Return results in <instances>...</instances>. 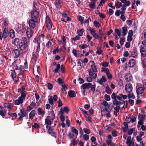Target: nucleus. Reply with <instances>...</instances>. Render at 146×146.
Wrapping results in <instances>:
<instances>
[{"instance_id": "obj_50", "label": "nucleus", "mask_w": 146, "mask_h": 146, "mask_svg": "<svg viewBox=\"0 0 146 146\" xmlns=\"http://www.w3.org/2000/svg\"><path fill=\"white\" fill-rule=\"evenodd\" d=\"M11 76L12 77V78H13V77L15 76L16 75V73L14 70H11Z\"/></svg>"}, {"instance_id": "obj_5", "label": "nucleus", "mask_w": 146, "mask_h": 146, "mask_svg": "<svg viewBox=\"0 0 146 146\" xmlns=\"http://www.w3.org/2000/svg\"><path fill=\"white\" fill-rule=\"evenodd\" d=\"M30 13L31 19L38 21V17L39 16V12L38 11L33 10L31 11Z\"/></svg>"}, {"instance_id": "obj_42", "label": "nucleus", "mask_w": 146, "mask_h": 146, "mask_svg": "<svg viewBox=\"0 0 146 146\" xmlns=\"http://www.w3.org/2000/svg\"><path fill=\"white\" fill-rule=\"evenodd\" d=\"M84 31V29H82L80 30H78L77 32L78 35L80 36H82L83 34Z\"/></svg>"}, {"instance_id": "obj_16", "label": "nucleus", "mask_w": 146, "mask_h": 146, "mask_svg": "<svg viewBox=\"0 0 146 146\" xmlns=\"http://www.w3.org/2000/svg\"><path fill=\"white\" fill-rule=\"evenodd\" d=\"M106 81V80L105 77L104 76H102V78L100 79H98L97 81V82L102 85L103 84V82H105Z\"/></svg>"}, {"instance_id": "obj_41", "label": "nucleus", "mask_w": 146, "mask_h": 146, "mask_svg": "<svg viewBox=\"0 0 146 146\" xmlns=\"http://www.w3.org/2000/svg\"><path fill=\"white\" fill-rule=\"evenodd\" d=\"M71 131L75 133L77 135H78V130L75 129L74 127H73L71 128Z\"/></svg>"}, {"instance_id": "obj_17", "label": "nucleus", "mask_w": 146, "mask_h": 146, "mask_svg": "<svg viewBox=\"0 0 146 146\" xmlns=\"http://www.w3.org/2000/svg\"><path fill=\"white\" fill-rule=\"evenodd\" d=\"M129 66L130 68L133 67L135 64V61L134 59H133L129 60L128 62Z\"/></svg>"}, {"instance_id": "obj_7", "label": "nucleus", "mask_w": 146, "mask_h": 146, "mask_svg": "<svg viewBox=\"0 0 146 146\" xmlns=\"http://www.w3.org/2000/svg\"><path fill=\"white\" fill-rule=\"evenodd\" d=\"M38 21L31 19L28 22L29 26L31 28L34 29L35 27V23H37Z\"/></svg>"}, {"instance_id": "obj_46", "label": "nucleus", "mask_w": 146, "mask_h": 146, "mask_svg": "<svg viewBox=\"0 0 146 146\" xmlns=\"http://www.w3.org/2000/svg\"><path fill=\"white\" fill-rule=\"evenodd\" d=\"M8 114L12 117H15V118H17V113H12L11 112H9L8 113Z\"/></svg>"}, {"instance_id": "obj_59", "label": "nucleus", "mask_w": 146, "mask_h": 146, "mask_svg": "<svg viewBox=\"0 0 146 146\" xmlns=\"http://www.w3.org/2000/svg\"><path fill=\"white\" fill-rule=\"evenodd\" d=\"M113 104L115 106L119 105V102L116 99L113 100Z\"/></svg>"}, {"instance_id": "obj_52", "label": "nucleus", "mask_w": 146, "mask_h": 146, "mask_svg": "<svg viewBox=\"0 0 146 146\" xmlns=\"http://www.w3.org/2000/svg\"><path fill=\"white\" fill-rule=\"evenodd\" d=\"M136 120V118L135 116H133L132 117L131 119H130V121H128V123H130L131 122L132 123L134 122Z\"/></svg>"}, {"instance_id": "obj_56", "label": "nucleus", "mask_w": 146, "mask_h": 146, "mask_svg": "<svg viewBox=\"0 0 146 146\" xmlns=\"http://www.w3.org/2000/svg\"><path fill=\"white\" fill-rule=\"evenodd\" d=\"M134 130V128L130 129L127 132L128 134L129 135H131L133 133Z\"/></svg>"}, {"instance_id": "obj_14", "label": "nucleus", "mask_w": 146, "mask_h": 146, "mask_svg": "<svg viewBox=\"0 0 146 146\" xmlns=\"http://www.w3.org/2000/svg\"><path fill=\"white\" fill-rule=\"evenodd\" d=\"M145 90L143 87H140L138 88L136 91L137 96L139 94H143Z\"/></svg>"}, {"instance_id": "obj_62", "label": "nucleus", "mask_w": 146, "mask_h": 146, "mask_svg": "<svg viewBox=\"0 0 146 146\" xmlns=\"http://www.w3.org/2000/svg\"><path fill=\"white\" fill-rule=\"evenodd\" d=\"M125 41V39L123 38H121L119 42L121 46L123 45L124 42Z\"/></svg>"}, {"instance_id": "obj_25", "label": "nucleus", "mask_w": 146, "mask_h": 146, "mask_svg": "<svg viewBox=\"0 0 146 146\" xmlns=\"http://www.w3.org/2000/svg\"><path fill=\"white\" fill-rule=\"evenodd\" d=\"M68 95L70 98H74L76 96V94L74 91L70 90L68 92Z\"/></svg>"}, {"instance_id": "obj_2", "label": "nucleus", "mask_w": 146, "mask_h": 146, "mask_svg": "<svg viewBox=\"0 0 146 146\" xmlns=\"http://www.w3.org/2000/svg\"><path fill=\"white\" fill-rule=\"evenodd\" d=\"M51 116H47L45 119V123L46 125V129H48L49 126L51 125L52 122L55 119V115L54 111L52 110L50 112Z\"/></svg>"}, {"instance_id": "obj_27", "label": "nucleus", "mask_w": 146, "mask_h": 146, "mask_svg": "<svg viewBox=\"0 0 146 146\" xmlns=\"http://www.w3.org/2000/svg\"><path fill=\"white\" fill-rule=\"evenodd\" d=\"M18 92H20L21 94V96L19 97L21 98L22 99H23V100H25V98L26 95L25 94L24 92H22V90L20 88L18 89Z\"/></svg>"}, {"instance_id": "obj_4", "label": "nucleus", "mask_w": 146, "mask_h": 146, "mask_svg": "<svg viewBox=\"0 0 146 146\" xmlns=\"http://www.w3.org/2000/svg\"><path fill=\"white\" fill-rule=\"evenodd\" d=\"M20 113H19L18 114V115L20 116L17 118V121H23V118L24 117H26L27 118H28V113L25 109H20Z\"/></svg>"}, {"instance_id": "obj_18", "label": "nucleus", "mask_w": 146, "mask_h": 146, "mask_svg": "<svg viewBox=\"0 0 146 146\" xmlns=\"http://www.w3.org/2000/svg\"><path fill=\"white\" fill-rule=\"evenodd\" d=\"M13 52L14 55V57L16 58H18L20 54V51L18 49L14 50H13Z\"/></svg>"}, {"instance_id": "obj_32", "label": "nucleus", "mask_w": 146, "mask_h": 146, "mask_svg": "<svg viewBox=\"0 0 146 146\" xmlns=\"http://www.w3.org/2000/svg\"><path fill=\"white\" fill-rule=\"evenodd\" d=\"M10 37L12 38L15 37V33L13 30L11 29L10 30Z\"/></svg>"}, {"instance_id": "obj_38", "label": "nucleus", "mask_w": 146, "mask_h": 146, "mask_svg": "<svg viewBox=\"0 0 146 146\" xmlns=\"http://www.w3.org/2000/svg\"><path fill=\"white\" fill-rule=\"evenodd\" d=\"M115 32L116 36H117L119 37L121 35V30L119 29H116L115 30Z\"/></svg>"}, {"instance_id": "obj_36", "label": "nucleus", "mask_w": 146, "mask_h": 146, "mask_svg": "<svg viewBox=\"0 0 146 146\" xmlns=\"http://www.w3.org/2000/svg\"><path fill=\"white\" fill-rule=\"evenodd\" d=\"M23 77H20V76H19V74H18V76H17V75L12 78L13 80H14L16 82H17L19 81V78H20L22 80H23L22 78H23Z\"/></svg>"}, {"instance_id": "obj_45", "label": "nucleus", "mask_w": 146, "mask_h": 146, "mask_svg": "<svg viewBox=\"0 0 146 146\" xmlns=\"http://www.w3.org/2000/svg\"><path fill=\"white\" fill-rule=\"evenodd\" d=\"M78 46L80 48V49L81 50L82 49H84L87 48L88 47V45L87 44H80Z\"/></svg>"}, {"instance_id": "obj_8", "label": "nucleus", "mask_w": 146, "mask_h": 146, "mask_svg": "<svg viewBox=\"0 0 146 146\" xmlns=\"http://www.w3.org/2000/svg\"><path fill=\"white\" fill-rule=\"evenodd\" d=\"M102 104L105 106V110L106 112H108L109 110L110 111H111L112 110V108L110 107V106L107 102L104 101L102 103Z\"/></svg>"}, {"instance_id": "obj_54", "label": "nucleus", "mask_w": 146, "mask_h": 146, "mask_svg": "<svg viewBox=\"0 0 146 146\" xmlns=\"http://www.w3.org/2000/svg\"><path fill=\"white\" fill-rule=\"evenodd\" d=\"M75 139H73L71 141V143L72 145L73 146H75V145L78 143V142L77 141H76Z\"/></svg>"}, {"instance_id": "obj_64", "label": "nucleus", "mask_w": 146, "mask_h": 146, "mask_svg": "<svg viewBox=\"0 0 146 146\" xmlns=\"http://www.w3.org/2000/svg\"><path fill=\"white\" fill-rule=\"evenodd\" d=\"M83 138L84 140L86 141L88 140L89 138V135L86 134H85L83 135Z\"/></svg>"}, {"instance_id": "obj_19", "label": "nucleus", "mask_w": 146, "mask_h": 146, "mask_svg": "<svg viewBox=\"0 0 146 146\" xmlns=\"http://www.w3.org/2000/svg\"><path fill=\"white\" fill-rule=\"evenodd\" d=\"M97 1V0H92L91 3L89 4V7L91 9H94L95 8L96 6V2Z\"/></svg>"}, {"instance_id": "obj_44", "label": "nucleus", "mask_w": 146, "mask_h": 146, "mask_svg": "<svg viewBox=\"0 0 146 146\" xmlns=\"http://www.w3.org/2000/svg\"><path fill=\"white\" fill-rule=\"evenodd\" d=\"M52 25L53 24L52 22L46 24V25L47 26L48 29L49 30L52 29Z\"/></svg>"}, {"instance_id": "obj_49", "label": "nucleus", "mask_w": 146, "mask_h": 146, "mask_svg": "<svg viewBox=\"0 0 146 146\" xmlns=\"http://www.w3.org/2000/svg\"><path fill=\"white\" fill-rule=\"evenodd\" d=\"M53 96H50V98L48 99L49 103L51 105L53 104Z\"/></svg>"}, {"instance_id": "obj_31", "label": "nucleus", "mask_w": 146, "mask_h": 146, "mask_svg": "<svg viewBox=\"0 0 146 146\" xmlns=\"http://www.w3.org/2000/svg\"><path fill=\"white\" fill-rule=\"evenodd\" d=\"M48 133L50 135L53 136L55 134V133L53 131V130L50 127H48V129H47Z\"/></svg>"}, {"instance_id": "obj_21", "label": "nucleus", "mask_w": 146, "mask_h": 146, "mask_svg": "<svg viewBox=\"0 0 146 146\" xmlns=\"http://www.w3.org/2000/svg\"><path fill=\"white\" fill-rule=\"evenodd\" d=\"M140 52L141 56L143 57H145L146 56V50L144 47H142L140 48Z\"/></svg>"}, {"instance_id": "obj_30", "label": "nucleus", "mask_w": 146, "mask_h": 146, "mask_svg": "<svg viewBox=\"0 0 146 146\" xmlns=\"http://www.w3.org/2000/svg\"><path fill=\"white\" fill-rule=\"evenodd\" d=\"M6 110L4 109L0 110V115L3 118L5 116V114L6 113Z\"/></svg>"}, {"instance_id": "obj_13", "label": "nucleus", "mask_w": 146, "mask_h": 146, "mask_svg": "<svg viewBox=\"0 0 146 146\" xmlns=\"http://www.w3.org/2000/svg\"><path fill=\"white\" fill-rule=\"evenodd\" d=\"M91 86V83L89 82H88L84 83L82 85L81 87V88H82L84 90L86 89H89Z\"/></svg>"}, {"instance_id": "obj_12", "label": "nucleus", "mask_w": 146, "mask_h": 146, "mask_svg": "<svg viewBox=\"0 0 146 146\" xmlns=\"http://www.w3.org/2000/svg\"><path fill=\"white\" fill-rule=\"evenodd\" d=\"M69 111V110L68 108L64 107L63 108H62L60 109L59 113L60 114H64V112L66 113H68Z\"/></svg>"}, {"instance_id": "obj_40", "label": "nucleus", "mask_w": 146, "mask_h": 146, "mask_svg": "<svg viewBox=\"0 0 146 146\" xmlns=\"http://www.w3.org/2000/svg\"><path fill=\"white\" fill-rule=\"evenodd\" d=\"M115 6L117 8H119L122 6V4L120 2L117 1L115 3Z\"/></svg>"}, {"instance_id": "obj_35", "label": "nucleus", "mask_w": 146, "mask_h": 146, "mask_svg": "<svg viewBox=\"0 0 146 146\" xmlns=\"http://www.w3.org/2000/svg\"><path fill=\"white\" fill-rule=\"evenodd\" d=\"M8 32V29L6 28V27H5L3 31V35L5 36V38H7V37L8 36L9 34Z\"/></svg>"}, {"instance_id": "obj_57", "label": "nucleus", "mask_w": 146, "mask_h": 146, "mask_svg": "<svg viewBox=\"0 0 146 146\" xmlns=\"http://www.w3.org/2000/svg\"><path fill=\"white\" fill-rule=\"evenodd\" d=\"M98 14L99 15V16L101 18L104 19L106 17V16L103 13H100L99 10H98Z\"/></svg>"}, {"instance_id": "obj_29", "label": "nucleus", "mask_w": 146, "mask_h": 146, "mask_svg": "<svg viewBox=\"0 0 146 146\" xmlns=\"http://www.w3.org/2000/svg\"><path fill=\"white\" fill-rule=\"evenodd\" d=\"M41 41L40 39L37 40L36 44L37 46V48L36 49L37 52H39L40 47V44Z\"/></svg>"}, {"instance_id": "obj_20", "label": "nucleus", "mask_w": 146, "mask_h": 146, "mask_svg": "<svg viewBox=\"0 0 146 146\" xmlns=\"http://www.w3.org/2000/svg\"><path fill=\"white\" fill-rule=\"evenodd\" d=\"M62 2L61 0H57L55 2V5L57 9H59L61 7Z\"/></svg>"}, {"instance_id": "obj_33", "label": "nucleus", "mask_w": 146, "mask_h": 146, "mask_svg": "<svg viewBox=\"0 0 146 146\" xmlns=\"http://www.w3.org/2000/svg\"><path fill=\"white\" fill-rule=\"evenodd\" d=\"M39 7L36 2H33V10H36L39 11Z\"/></svg>"}, {"instance_id": "obj_43", "label": "nucleus", "mask_w": 146, "mask_h": 146, "mask_svg": "<svg viewBox=\"0 0 146 146\" xmlns=\"http://www.w3.org/2000/svg\"><path fill=\"white\" fill-rule=\"evenodd\" d=\"M96 84H94V85H92L91 83V86L90 87V90L93 93L95 92L96 90Z\"/></svg>"}, {"instance_id": "obj_61", "label": "nucleus", "mask_w": 146, "mask_h": 146, "mask_svg": "<svg viewBox=\"0 0 146 146\" xmlns=\"http://www.w3.org/2000/svg\"><path fill=\"white\" fill-rule=\"evenodd\" d=\"M141 64L143 66L146 68V59L144 58L141 62Z\"/></svg>"}, {"instance_id": "obj_60", "label": "nucleus", "mask_w": 146, "mask_h": 146, "mask_svg": "<svg viewBox=\"0 0 146 146\" xmlns=\"http://www.w3.org/2000/svg\"><path fill=\"white\" fill-rule=\"evenodd\" d=\"M128 103V102L126 100L125 101V103L124 104L123 106L122 107V108L123 109L126 108L127 107Z\"/></svg>"}, {"instance_id": "obj_26", "label": "nucleus", "mask_w": 146, "mask_h": 146, "mask_svg": "<svg viewBox=\"0 0 146 146\" xmlns=\"http://www.w3.org/2000/svg\"><path fill=\"white\" fill-rule=\"evenodd\" d=\"M125 76H126L125 80L128 82L130 81L132 78V77L131 74L130 73H127L126 74Z\"/></svg>"}, {"instance_id": "obj_11", "label": "nucleus", "mask_w": 146, "mask_h": 146, "mask_svg": "<svg viewBox=\"0 0 146 146\" xmlns=\"http://www.w3.org/2000/svg\"><path fill=\"white\" fill-rule=\"evenodd\" d=\"M136 49V48H135L134 49L131 50L130 51L132 56L134 58L137 57L138 55V53Z\"/></svg>"}, {"instance_id": "obj_55", "label": "nucleus", "mask_w": 146, "mask_h": 146, "mask_svg": "<svg viewBox=\"0 0 146 146\" xmlns=\"http://www.w3.org/2000/svg\"><path fill=\"white\" fill-rule=\"evenodd\" d=\"M50 22H52L51 20L50 19V18H49V17L48 16H46V21H45V23L46 24L50 23Z\"/></svg>"}, {"instance_id": "obj_10", "label": "nucleus", "mask_w": 146, "mask_h": 146, "mask_svg": "<svg viewBox=\"0 0 146 146\" xmlns=\"http://www.w3.org/2000/svg\"><path fill=\"white\" fill-rule=\"evenodd\" d=\"M125 89L126 92L130 93L132 90L133 88L131 85L127 84L125 85Z\"/></svg>"}, {"instance_id": "obj_39", "label": "nucleus", "mask_w": 146, "mask_h": 146, "mask_svg": "<svg viewBox=\"0 0 146 146\" xmlns=\"http://www.w3.org/2000/svg\"><path fill=\"white\" fill-rule=\"evenodd\" d=\"M60 65L59 64H57L56 66V68L55 69L53 72L55 73H58V71L60 70Z\"/></svg>"}, {"instance_id": "obj_48", "label": "nucleus", "mask_w": 146, "mask_h": 146, "mask_svg": "<svg viewBox=\"0 0 146 146\" xmlns=\"http://www.w3.org/2000/svg\"><path fill=\"white\" fill-rule=\"evenodd\" d=\"M80 37L79 35H77L75 37L73 38H71V40H73L74 41H75L77 40H80Z\"/></svg>"}, {"instance_id": "obj_6", "label": "nucleus", "mask_w": 146, "mask_h": 146, "mask_svg": "<svg viewBox=\"0 0 146 146\" xmlns=\"http://www.w3.org/2000/svg\"><path fill=\"white\" fill-rule=\"evenodd\" d=\"M89 31L90 33L93 36L94 39H97L99 38H100V36L96 33V31L94 28H90L89 29Z\"/></svg>"}, {"instance_id": "obj_53", "label": "nucleus", "mask_w": 146, "mask_h": 146, "mask_svg": "<svg viewBox=\"0 0 146 146\" xmlns=\"http://www.w3.org/2000/svg\"><path fill=\"white\" fill-rule=\"evenodd\" d=\"M106 92L108 94H110L111 93V91L109 87L106 86Z\"/></svg>"}, {"instance_id": "obj_63", "label": "nucleus", "mask_w": 146, "mask_h": 146, "mask_svg": "<svg viewBox=\"0 0 146 146\" xmlns=\"http://www.w3.org/2000/svg\"><path fill=\"white\" fill-rule=\"evenodd\" d=\"M104 99L106 101H109L110 100V96L108 95H104Z\"/></svg>"}, {"instance_id": "obj_15", "label": "nucleus", "mask_w": 146, "mask_h": 146, "mask_svg": "<svg viewBox=\"0 0 146 146\" xmlns=\"http://www.w3.org/2000/svg\"><path fill=\"white\" fill-rule=\"evenodd\" d=\"M19 40V38H15L13 41L12 42V43L13 44L17 46H19L21 40Z\"/></svg>"}, {"instance_id": "obj_37", "label": "nucleus", "mask_w": 146, "mask_h": 146, "mask_svg": "<svg viewBox=\"0 0 146 146\" xmlns=\"http://www.w3.org/2000/svg\"><path fill=\"white\" fill-rule=\"evenodd\" d=\"M122 36H125L127 33V28L124 27L122 28Z\"/></svg>"}, {"instance_id": "obj_9", "label": "nucleus", "mask_w": 146, "mask_h": 146, "mask_svg": "<svg viewBox=\"0 0 146 146\" xmlns=\"http://www.w3.org/2000/svg\"><path fill=\"white\" fill-rule=\"evenodd\" d=\"M25 28L26 30V34L27 36L29 38H30L32 36L33 34V31L32 30L27 26H26Z\"/></svg>"}, {"instance_id": "obj_24", "label": "nucleus", "mask_w": 146, "mask_h": 146, "mask_svg": "<svg viewBox=\"0 0 146 146\" xmlns=\"http://www.w3.org/2000/svg\"><path fill=\"white\" fill-rule=\"evenodd\" d=\"M91 62L93 64H92L91 65V67L92 70L94 72H97L98 71L97 70V69L94 61H92Z\"/></svg>"}, {"instance_id": "obj_22", "label": "nucleus", "mask_w": 146, "mask_h": 146, "mask_svg": "<svg viewBox=\"0 0 146 146\" xmlns=\"http://www.w3.org/2000/svg\"><path fill=\"white\" fill-rule=\"evenodd\" d=\"M23 102V99L21 97H19L17 100H15V104L16 105H19L22 104Z\"/></svg>"}, {"instance_id": "obj_51", "label": "nucleus", "mask_w": 146, "mask_h": 146, "mask_svg": "<svg viewBox=\"0 0 146 146\" xmlns=\"http://www.w3.org/2000/svg\"><path fill=\"white\" fill-rule=\"evenodd\" d=\"M94 25L96 28L99 27L100 25V23L97 21H94Z\"/></svg>"}, {"instance_id": "obj_23", "label": "nucleus", "mask_w": 146, "mask_h": 146, "mask_svg": "<svg viewBox=\"0 0 146 146\" xmlns=\"http://www.w3.org/2000/svg\"><path fill=\"white\" fill-rule=\"evenodd\" d=\"M99 35L100 36V39H102V36L105 34V30L104 29H102L99 30Z\"/></svg>"}, {"instance_id": "obj_34", "label": "nucleus", "mask_w": 146, "mask_h": 146, "mask_svg": "<svg viewBox=\"0 0 146 146\" xmlns=\"http://www.w3.org/2000/svg\"><path fill=\"white\" fill-rule=\"evenodd\" d=\"M38 114L39 115H44L45 114V112L40 108H39L37 110Z\"/></svg>"}, {"instance_id": "obj_47", "label": "nucleus", "mask_w": 146, "mask_h": 146, "mask_svg": "<svg viewBox=\"0 0 146 146\" xmlns=\"http://www.w3.org/2000/svg\"><path fill=\"white\" fill-rule=\"evenodd\" d=\"M127 97L128 98H132L134 99L135 98V97L133 93H129L127 94Z\"/></svg>"}, {"instance_id": "obj_1", "label": "nucleus", "mask_w": 146, "mask_h": 146, "mask_svg": "<svg viewBox=\"0 0 146 146\" xmlns=\"http://www.w3.org/2000/svg\"><path fill=\"white\" fill-rule=\"evenodd\" d=\"M12 65L14 67L15 70H19L20 72L19 74V76H22L23 77L24 75L25 70L23 66L21 64V61L19 60H16L12 63Z\"/></svg>"}, {"instance_id": "obj_3", "label": "nucleus", "mask_w": 146, "mask_h": 146, "mask_svg": "<svg viewBox=\"0 0 146 146\" xmlns=\"http://www.w3.org/2000/svg\"><path fill=\"white\" fill-rule=\"evenodd\" d=\"M27 39L25 37H23L21 40L19 46V47L22 51L25 50L27 46Z\"/></svg>"}, {"instance_id": "obj_58", "label": "nucleus", "mask_w": 146, "mask_h": 146, "mask_svg": "<svg viewBox=\"0 0 146 146\" xmlns=\"http://www.w3.org/2000/svg\"><path fill=\"white\" fill-rule=\"evenodd\" d=\"M74 136V134H72V133L70 132H69L68 135V137L70 140H71L73 138Z\"/></svg>"}, {"instance_id": "obj_28", "label": "nucleus", "mask_w": 146, "mask_h": 146, "mask_svg": "<svg viewBox=\"0 0 146 146\" xmlns=\"http://www.w3.org/2000/svg\"><path fill=\"white\" fill-rule=\"evenodd\" d=\"M36 112L35 110H32L29 114V118L31 120L36 114Z\"/></svg>"}]
</instances>
